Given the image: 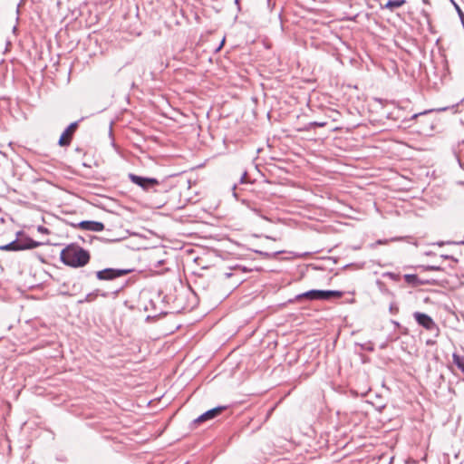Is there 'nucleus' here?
<instances>
[{
	"instance_id": "obj_18",
	"label": "nucleus",
	"mask_w": 464,
	"mask_h": 464,
	"mask_svg": "<svg viewBox=\"0 0 464 464\" xmlns=\"http://www.w3.org/2000/svg\"><path fill=\"white\" fill-rule=\"evenodd\" d=\"M437 245H438V246H443V245H444V242H438V243H437Z\"/></svg>"
},
{
	"instance_id": "obj_13",
	"label": "nucleus",
	"mask_w": 464,
	"mask_h": 464,
	"mask_svg": "<svg viewBox=\"0 0 464 464\" xmlns=\"http://www.w3.org/2000/svg\"><path fill=\"white\" fill-rule=\"evenodd\" d=\"M98 296V291H95V292H92V293H90L88 294L84 300H81L80 303H83V302H92L93 300H95V298Z\"/></svg>"
},
{
	"instance_id": "obj_21",
	"label": "nucleus",
	"mask_w": 464,
	"mask_h": 464,
	"mask_svg": "<svg viewBox=\"0 0 464 464\" xmlns=\"http://www.w3.org/2000/svg\"><path fill=\"white\" fill-rule=\"evenodd\" d=\"M444 258H450L449 256H442Z\"/></svg>"
},
{
	"instance_id": "obj_6",
	"label": "nucleus",
	"mask_w": 464,
	"mask_h": 464,
	"mask_svg": "<svg viewBox=\"0 0 464 464\" xmlns=\"http://www.w3.org/2000/svg\"><path fill=\"white\" fill-rule=\"evenodd\" d=\"M77 126H78L77 122H72L65 129V130L63 132V134L61 135V137L59 139L58 143L60 146L64 147V146L70 145L72 137L74 131L76 130Z\"/></svg>"
},
{
	"instance_id": "obj_7",
	"label": "nucleus",
	"mask_w": 464,
	"mask_h": 464,
	"mask_svg": "<svg viewBox=\"0 0 464 464\" xmlns=\"http://www.w3.org/2000/svg\"><path fill=\"white\" fill-rule=\"evenodd\" d=\"M224 410L225 407L219 406L207 411L205 413L201 414L195 420V423H201L206 420H212L218 416Z\"/></svg>"
},
{
	"instance_id": "obj_8",
	"label": "nucleus",
	"mask_w": 464,
	"mask_h": 464,
	"mask_svg": "<svg viewBox=\"0 0 464 464\" xmlns=\"http://www.w3.org/2000/svg\"><path fill=\"white\" fill-rule=\"evenodd\" d=\"M78 227L84 230L100 232L104 229V225L98 221H82L78 224Z\"/></svg>"
},
{
	"instance_id": "obj_4",
	"label": "nucleus",
	"mask_w": 464,
	"mask_h": 464,
	"mask_svg": "<svg viewBox=\"0 0 464 464\" xmlns=\"http://www.w3.org/2000/svg\"><path fill=\"white\" fill-rule=\"evenodd\" d=\"M413 317L415 318L416 322L420 325L424 327L426 330L430 331V332H435L436 334H438L439 328H438L437 324H435V322L433 321V319L430 315L420 313V312H415L413 314Z\"/></svg>"
},
{
	"instance_id": "obj_16",
	"label": "nucleus",
	"mask_w": 464,
	"mask_h": 464,
	"mask_svg": "<svg viewBox=\"0 0 464 464\" xmlns=\"http://www.w3.org/2000/svg\"><path fill=\"white\" fill-rule=\"evenodd\" d=\"M224 43H225V39H223V40H222L221 44H219V46L217 48V51H218V50H220V49L222 48V46H223Z\"/></svg>"
},
{
	"instance_id": "obj_2",
	"label": "nucleus",
	"mask_w": 464,
	"mask_h": 464,
	"mask_svg": "<svg viewBox=\"0 0 464 464\" xmlns=\"http://www.w3.org/2000/svg\"><path fill=\"white\" fill-rule=\"evenodd\" d=\"M343 293L334 290H310L296 296L297 299L307 298L310 300H329L331 298H339Z\"/></svg>"
},
{
	"instance_id": "obj_11",
	"label": "nucleus",
	"mask_w": 464,
	"mask_h": 464,
	"mask_svg": "<svg viewBox=\"0 0 464 464\" xmlns=\"http://www.w3.org/2000/svg\"><path fill=\"white\" fill-rule=\"evenodd\" d=\"M406 3L405 0H389L385 4V8H388L390 10H394L395 8H399L402 6Z\"/></svg>"
},
{
	"instance_id": "obj_1",
	"label": "nucleus",
	"mask_w": 464,
	"mask_h": 464,
	"mask_svg": "<svg viewBox=\"0 0 464 464\" xmlns=\"http://www.w3.org/2000/svg\"><path fill=\"white\" fill-rule=\"evenodd\" d=\"M61 260L72 267H82L90 261V254L81 246L72 244L62 250Z\"/></svg>"
},
{
	"instance_id": "obj_15",
	"label": "nucleus",
	"mask_w": 464,
	"mask_h": 464,
	"mask_svg": "<svg viewBox=\"0 0 464 464\" xmlns=\"http://www.w3.org/2000/svg\"><path fill=\"white\" fill-rule=\"evenodd\" d=\"M38 231L41 233H48V229L42 226L38 227Z\"/></svg>"
},
{
	"instance_id": "obj_12",
	"label": "nucleus",
	"mask_w": 464,
	"mask_h": 464,
	"mask_svg": "<svg viewBox=\"0 0 464 464\" xmlns=\"http://www.w3.org/2000/svg\"><path fill=\"white\" fill-rule=\"evenodd\" d=\"M404 280L408 284L416 285L418 282V276L416 275H405Z\"/></svg>"
},
{
	"instance_id": "obj_9",
	"label": "nucleus",
	"mask_w": 464,
	"mask_h": 464,
	"mask_svg": "<svg viewBox=\"0 0 464 464\" xmlns=\"http://www.w3.org/2000/svg\"><path fill=\"white\" fill-rule=\"evenodd\" d=\"M37 245H38L37 243H33L29 246H22L17 241H13V242H11V243H9L7 245L1 246H0V250L17 251V250H22V249H24V248H27V247H35Z\"/></svg>"
},
{
	"instance_id": "obj_17",
	"label": "nucleus",
	"mask_w": 464,
	"mask_h": 464,
	"mask_svg": "<svg viewBox=\"0 0 464 464\" xmlns=\"http://www.w3.org/2000/svg\"><path fill=\"white\" fill-rule=\"evenodd\" d=\"M246 173H244V175H243V177L241 179V182H244V179L246 178Z\"/></svg>"
},
{
	"instance_id": "obj_5",
	"label": "nucleus",
	"mask_w": 464,
	"mask_h": 464,
	"mask_svg": "<svg viewBox=\"0 0 464 464\" xmlns=\"http://www.w3.org/2000/svg\"><path fill=\"white\" fill-rule=\"evenodd\" d=\"M130 269H115L106 268L96 273V276L99 280H112L117 277H121L130 273Z\"/></svg>"
},
{
	"instance_id": "obj_3",
	"label": "nucleus",
	"mask_w": 464,
	"mask_h": 464,
	"mask_svg": "<svg viewBox=\"0 0 464 464\" xmlns=\"http://www.w3.org/2000/svg\"><path fill=\"white\" fill-rule=\"evenodd\" d=\"M129 179L132 183L138 185L144 190H150V188L160 184L157 179L140 177L132 173L129 174Z\"/></svg>"
},
{
	"instance_id": "obj_20",
	"label": "nucleus",
	"mask_w": 464,
	"mask_h": 464,
	"mask_svg": "<svg viewBox=\"0 0 464 464\" xmlns=\"http://www.w3.org/2000/svg\"><path fill=\"white\" fill-rule=\"evenodd\" d=\"M163 263V261H159L158 262V266H156V267H158L160 265H161Z\"/></svg>"
},
{
	"instance_id": "obj_19",
	"label": "nucleus",
	"mask_w": 464,
	"mask_h": 464,
	"mask_svg": "<svg viewBox=\"0 0 464 464\" xmlns=\"http://www.w3.org/2000/svg\"><path fill=\"white\" fill-rule=\"evenodd\" d=\"M430 270H439V267L431 266Z\"/></svg>"
},
{
	"instance_id": "obj_14",
	"label": "nucleus",
	"mask_w": 464,
	"mask_h": 464,
	"mask_svg": "<svg viewBox=\"0 0 464 464\" xmlns=\"http://www.w3.org/2000/svg\"><path fill=\"white\" fill-rule=\"evenodd\" d=\"M457 9H458V13L459 14V17H460V20H461V23L462 24L464 25V14L462 13V11L459 9V7L457 6Z\"/></svg>"
},
{
	"instance_id": "obj_10",
	"label": "nucleus",
	"mask_w": 464,
	"mask_h": 464,
	"mask_svg": "<svg viewBox=\"0 0 464 464\" xmlns=\"http://www.w3.org/2000/svg\"><path fill=\"white\" fill-rule=\"evenodd\" d=\"M453 363L464 374V356H460L457 353L452 354Z\"/></svg>"
}]
</instances>
